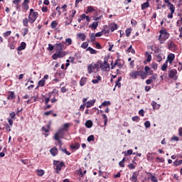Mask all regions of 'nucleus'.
Listing matches in <instances>:
<instances>
[{"mask_svg": "<svg viewBox=\"0 0 182 182\" xmlns=\"http://www.w3.org/2000/svg\"><path fill=\"white\" fill-rule=\"evenodd\" d=\"M95 35V37L100 38V36H102L103 35V31L96 33Z\"/></svg>", "mask_w": 182, "mask_h": 182, "instance_id": "nucleus-63", "label": "nucleus"}, {"mask_svg": "<svg viewBox=\"0 0 182 182\" xmlns=\"http://www.w3.org/2000/svg\"><path fill=\"white\" fill-rule=\"evenodd\" d=\"M139 76L141 77V79H146V77H147V76H149L147 75V73L144 71H139Z\"/></svg>", "mask_w": 182, "mask_h": 182, "instance_id": "nucleus-24", "label": "nucleus"}, {"mask_svg": "<svg viewBox=\"0 0 182 182\" xmlns=\"http://www.w3.org/2000/svg\"><path fill=\"white\" fill-rule=\"evenodd\" d=\"M122 154H124V156H132V154H133V150L132 149H129V150H127V152L123 151Z\"/></svg>", "mask_w": 182, "mask_h": 182, "instance_id": "nucleus-37", "label": "nucleus"}, {"mask_svg": "<svg viewBox=\"0 0 182 182\" xmlns=\"http://www.w3.org/2000/svg\"><path fill=\"white\" fill-rule=\"evenodd\" d=\"M176 55L173 53H170L168 57L166 62L169 61V63H173V60H174Z\"/></svg>", "mask_w": 182, "mask_h": 182, "instance_id": "nucleus-14", "label": "nucleus"}, {"mask_svg": "<svg viewBox=\"0 0 182 182\" xmlns=\"http://www.w3.org/2000/svg\"><path fill=\"white\" fill-rule=\"evenodd\" d=\"M46 82V80H45V79H41L40 81H38V86L36 87V89H38L39 86H41V87H43V86H45Z\"/></svg>", "mask_w": 182, "mask_h": 182, "instance_id": "nucleus-25", "label": "nucleus"}, {"mask_svg": "<svg viewBox=\"0 0 182 182\" xmlns=\"http://www.w3.org/2000/svg\"><path fill=\"white\" fill-rule=\"evenodd\" d=\"M151 68L154 69V70H157V68H159V64L156 63H152Z\"/></svg>", "mask_w": 182, "mask_h": 182, "instance_id": "nucleus-52", "label": "nucleus"}, {"mask_svg": "<svg viewBox=\"0 0 182 182\" xmlns=\"http://www.w3.org/2000/svg\"><path fill=\"white\" fill-rule=\"evenodd\" d=\"M28 23H29V20H28V18H24L23 20V26L28 27Z\"/></svg>", "mask_w": 182, "mask_h": 182, "instance_id": "nucleus-46", "label": "nucleus"}, {"mask_svg": "<svg viewBox=\"0 0 182 182\" xmlns=\"http://www.w3.org/2000/svg\"><path fill=\"white\" fill-rule=\"evenodd\" d=\"M147 174H149L150 176L151 181L152 182H158L159 181V180H157V178L154 176H153V174L151 173L148 172Z\"/></svg>", "mask_w": 182, "mask_h": 182, "instance_id": "nucleus-33", "label": "nucleus"}, {"mask_svg": "<svg viewBox=\"0 0 182 182\" xmlns=\"http://www.w3.org/2000/svg\"><path fill=\"white\" fill-rule=\"evenodd\" d=\"M87 50H89V52H90V53L91 55H96V53H97V50H96L92 48V47H88V48H87Z\"/></svg>", "mask_w": 182, "mask_h": 182, "instance_id": "nucleus-29", "label": "nucleus"}, {"mask_svg": "<svg viewBox=\"0 0 182 182\" xmlns=\"http://www.w3.org/2000/svg\"><path fill=\"white\" fill-rule=\"evenodd\" d=\"M98 68L101 69L103 72H106L107 69H110V65L103 64L102 60H98Z\"/></svg>", "mask_w": 182, "mask_h": 182, "instance_id": "nucleus-7", "label": "nucleus"}, {"mask_svg": "<svg viewBox=\"0 0 182 182\" xmlns=\"http://www.w3.org/2000/svg\"><path fill=\"white\" fill-rule=\"evenodd\" d=\"M93 126V122H92L91 120H87L85 122V127H87V129H90Z\"/></svg>", "mask_w": 182, "mask_h": 182, "instance_id": "nucleus-32", "label": "nucleus"}, {"mask_svg": "<svg viewBox=\"0 0 182 182\" xmlns=\"http://www.w3.org/2000/svg\"><path fill=\"white\" fill-rule=\"evenodd\" d=\"M154 157H153V153H150L149 152L146 154V159L148 160V161H151L152 160H154Z\"/></svg>", "mask_w": 182, "mask_h": 182, "instance_id": "nucleus-31", "label": "nucleus"}, {"mask_svg": "<svg viewBox=\"0 0 182 182\" xmlns=\"http://www.w3.org/2000/svg\"><path fill=\"white\" fill-rule=\"evenodd\" d=\"M151 106L153 107V109H160V105L157 104V102L153 101L151 103Z\"/></svg>", "mask_w": 182, "mask_h": 182, "instance_id": "nucleus-35", "label": "nucleus"}, {"mask_svg": "<svg viewBox=\"0 0 182 182\" xmlns=\"http://www.w3.org/2000/svg\"><path fill=\"white\" fill-rule=\"evenodd\" d=\"M129 76L130 77H132V79H137V77L140 76V71H137V70L132 71L129 73Z\"/></svg>", "mask_w": 182, "mask_h": 182, "instance_id": "nucleus-9", "label": "nucleus"}, {"mask_svg": "<svg viewBox=\"0 0 182 182\" xmlns=\"http://www.w3.org/2000/svg\"><path fill=\"white\" fill-rule=\"evenodd\" d=\"M102 80V77L98 76L97 79H94L92 80V82L94 83V85H96V83H99V80Z\"/></svg>", "mask_w": 182, "mask_h": 182, "instance_id": "nucleus-51", "label": "nucleus"}, {"mask_svg": "<svg viewBox=\"0 0 182 182\" xmlns=\"http://www.w3.org/2000/svg\"><path fill=\"white\" fill-rule=\"evenodd\" d=\"M54 48H55V46H53V45L48 44V50H50V52H52V50H53Z\"/></svg>", "mask_w": 182, "mask_h": 182, "instance_id": "nucleus-62", "label": "nucleus"}, {"mask_svg": "<svg viewBox=\"0 0 182 182\" xmlns=\"http://www.w3.org/2000/svg\"><path fill=\"white\" fill-rule=\"evenodd\" d=\"M77 36L78 38V39H80V41H86V35L83 33H80L78 34H77Z\"/></svg>", "mask_w": 182, "mask_h": 182, "instance_id": "nucleus-19", "label": "nucleus"}, {"mask_svg": "<svg viewBox=\"0 0 182 182\" xmlns=\"http://www.w3.org/2000/svg\"><path fill=\"white\" fill-rule=\"evenodd\" d=\"M87 141L89 143H90V141H95V136L93 135H90L87 139Z\"/></svg>", "mask_w": 182, "mask_h": 182, "instance_id": "nucleus-48", "label": "nucleus"}, {"mask_svg": "<svg viewBox=\"0 0 182 182\" xmlns=\"http://www.w3.org/2000/svg\"><path fill=\"white\" fill-rule=\"evenodd\" d=\"M96 110V108H92V110L86 109L85 110V114H93V112Z\"/></svg>", "mask_w": 182, "mask_h": 182, "instance_id": "nucleus-44", "label": "nucleus"}, {"mask_svg": "<svg viewBox=\"0 0 182 182\" xmlns=\"http://www.w3.org/2000/svg\"><path fill=\"white\" fill-rule=\"evenodd\" d=\"M137 177H139V173L134 172L132 176L130 178L131 181L137 182Z\"/></svg>", "mask_w": 182, "mask_h": 182, "instance_id": "nucleus-15", "label": "nucleus"}, {"mask_svg": "<svg viewBox=\"0 0 182 182\" xmlns=\"http://www.w3.org/2000/svg\"><path fill=\"white\" fill-rule=\"evenodd\" d=\"M86 82H87V77H82L80 80V86H85V85H86Z\"/></svg>", "mask_w": 182, "mask_h": 182, "instance_id": "nucleus-28", "label": "nucleus"}, {"mask_svg": "<svg viewBox=\"0 0 182 182\" xmlns=\"http://www.w3.org/2000/svg\"><path fill=\"white\" fill-rule=\"evenodd\" d=\"M23 11H28L29 9V0H24L22 3Z\"/></svg>", "mask_w": 182, "mask_h": 182, "instance_id": "nucleus-11", "label": "nucleus"}, {"mask_svg": "<svg viewBox=\"0 0 182 182\" xmlns=\"http://www.w3.org/2000/svg\"><path fill=\"white\" fill-rule=\"evenodd\" d=\"M156 60V62H159L160 63L161 60H163V54L161 53H158L155 55Z\"/></svg>", "mask_w": 182, "mask_h": 182, "instance_id": "nucleus-18", "label": "nucleus"}, {"mask_svg": "<svg viewBox=\"0 0 182 182\" xmlns=\"http://www.w3.org/2000/svg\"><path fill=\"white\" fill-rule=\"evenodd\" d=\"M66 43H68V46H70L72 45V38H68L65 39Z\"/></svg>", "mask_w": 182, "mask_h": 182, "instance_id": "nucleus-57", "label": "nucleus"}, {"mask_svg": "<svg viewBox=\"0 0 182 182\" xmlns=\"http://www.w3.org/2000/svg\"><path fill=\"white\" fill-rule=\"evenodd\" d=\"M102 117L104 119L105 126H106L107 124V122H108L107 116L105 114H103Z\"/></svg>", "mask_w": 182, "mask_h": 182, "instance_id": "nucleus-54", "label": "nucleus"}, {"mask_svg": "<svg viewBox=\"0 0 182 182\" xmlns=\"http://www.w3.org/2000/svg\"><path fill=\"white\" fill-rule=\"evenodd\" d=\"M59 146V150H60L61 151H63V153H65V154H67V156H70V152L68 151V149H66V148L65 149H62V146H60V144H58Z\"/></svg>", "mask_w": 182, "mask_h": 182, "instance_id": "nucleus-27", "label": "nucleus"}, {"mask_svg": "<svg viewBox=\"0 0 182 182\" xmlns=\"http://www.w3.org/2000/svg\"><path fill=\"white\" fill-rule=\"evenodd\" d=\"M56 26H58V22H56V21H53L52 23H51V28L53 29H55L56 28Z\"/></svg>", "mask_w": 182, "mask_h": 182, "instance_id": "nucleus-55", "label": "nucleus"}, {"mask_svg": "<svg viewBox=\"0 0 182 182\" xmlns=\"http://www.w3.org/2000/svg\"><path fill=\"white\" fill-rule=\"evenodd\" d=\"M168 77L169 79H173V80H177V70H171L168 72Z\"/></svg>", "mask_w": 182, "mask_h": 182, "instance_id": "nucleus-8", "label": "nucleus"}, {"mask_svg": "<svg viewBox=\"0 0 182 182\" xmlns=\"http://www.w3.org/2000/svg\"><path fill=\"white\" fill-rule=\"evenodd\" d=\"M15 97H16L15 93H14V92H11L10 93V95H8L7 99H8V100H14V99H15Z\"/></svg>", "mask_w": 182, "mask_h": 182, "instance_id": "nucleus-36", "label": "nucleus"}, {"mask_svg": "<svg viewBox=\"0 0 182 182\" xmlns=\"http://www.w3.org/2000/svg\"><path fill=\"white\" fill-rule=\"evenodd\" d=\"M97 26H99V22L97 21H94L92 25H90V28H92V29H94V31H95V29H97Z\"/></svg>", "mask_w": 182, "mask_h": 182, "instance_id": "nucleus-22", "label": "nucleus"}, {"mask_svg": "<svg viewBox=\"0 0 182 182\" xmlns=\"http://www.w3.org/2000/svg\"><path fill=\"white\" fill-rule=\"evenodd\" d=\"M11 33H12V31H8L3 33V36L4 38H8V36H11Z\"/></svg>", "mask_w": 182, "mask_h": 182, "instance_id": "nucleus-47", "label": "nucleus"}, {"mask_svg": "<svg viewBox=\"0 0 182 182\" xmlns=\"http://www.w3.org/2000/svg\"><path fill=\"white\" fill-rule=\"evenodd\" d=\"M79 147H80V144L77 142H75L73 144L70 145V149L72 150H77Z\"/></svg>", "mask_w": 182, "mask_h": 182, "instance_id": "nucleus-20", "label": "nucleus"}, {"mask_svg": "<svg viewBox=\"0 0 182 182\" xmlns=\"http://www.w3.org/2000/svg\"><path fill=\"white\" fill-rule=\"evenodd\" d=\"M95 11H96V9H95L92 6H89L87 7V11L85 14H90V12H95Z\"/></svg>", "mask_w": 182, "mask_h": 182, "instance_id": "nucleus-26", "label": "nucleus"}, {"mask_svg": "<svg viewBox=\"0 0 182 182\" xmlns=\"http://www.w3.org/2000/svg\"><path fill=\"white\" fill-rule=\"evenodd\" d=\"M65 56H66V52H65L63 50H60V51H57V53H54L52 55V58H53V60H56L58 58H65Z\"/></svg>", "mask_w": 182, "mask_h": 182, "instance_id": "nucleus-5", "label": "nucleus"}, {"mask_svg": "<svg viewBox=\"0 0 182 182\" xmlns=\"http://www.w3.org/2000/svg\"><path fill=\"white\" fill-rule=\"evenodd\" d=\"M26 49V43L21 42L20 46L17 48V50L21 52V50H25Z\"/></svg>", "mask_w": 182, "mask_h": 182, "instance_id": "nucleus-13", "label": "nucleus"}, {"mask_svg": "<svg viewBox=\"0 0 182 182\" xmlns=\"http://www.w3.org/2000/svg\"><path fill=\"white\" fill-rule=\"evenodd\" d=\"M145 73L149 76L151 75H153V70H151V68H150L149 66H145L144 68Z\"/></svg>", "mask_w": 182, "mask_h": 182, "instance_id": "nucleus-21", "label": "nucleus"}, {"mask_svg": "<svg viewBox=\"0 0 182 182\" xmlns=\"http://www.w3.org/2000/svg\"><path fill=\"white\" fill-rule=\"evenodd\" d=\"M63 130L60 128L58 129V131L55 133V136H54V139L55 140H56V141H58V144L60 145V147H61V146H63V143H62V140H60V136H63Z\"/></svg>", "mask_w": 182, "mask_h": 182, "instance_id": "nucleus-3", "label": "nucleus"}, {"mask_svg": "<svg viewBox=\"0 0 182 182\" xmlns=\"http://www.w3.org/2000/svg\"><path fill=\"white\" fill-rule=\"evenodd\" d=\"M156 79H157V74H154L152 75V76L149 77V80H151L152 82H155Z\"/></svg>", "mask_w": 182, "mask_h": 182, "instance_id": "nucleus-50", "label": "nucleus"}, {"mask_svg": "<svg viewBox=\"0 0 182 182\" xmlns=\"http://www.w3.org/2000/svg\"><path fill=\"white\" fill-rule=\"evenodd\" d=\"M169 10L171 13L168 14L167 18H168L169 19H173V14H174L176 11V7H171Z\"/></svg>", "mask_w": 182, "mask_h": 182, "instance_id": "nucleus-16", "label": "nucleus"}, {"mask_svg": "<svg viewBox=\"0 0 182 182\" xmlns=\"http://www.w3.org/2000/svg\"><path fill=\"white\" fill-rule=\"evenodd\" d=\"M128 168H129V170H134V168H136V166H134V164H129L128 165Z\"/></svg>", "mask_w": 182, "mask_h": 182, "instance_id": "nucleus-61", "label": "nucleus"}, {"mask_svg": "<svg viewBox=\"0 0 182 182\" xmlns=\"http://www.w3.org/2000/svg\"><path fill=\"white\" fill-rule=\"evenodd\" d=\"M93 105H95V102H89V101H87V102L85 103L86 107H87V109H89V107H92V106H93Z\"/></svg>", "mask_w": 182, "mask_h": 182, "instance_id": "nucleus-42", "label": "nucleus"}, {"mask_svg": "<svg viewBox=\"0 0 182 182\" xmlns=\"http://www.w3.org/2000/svg\"><path fill=\"white\" fill-rule=\"evenodd\" d=\"M36 171L38 177H42L45 174V171L43 169H37Z\"/></svg>", "mask_w": 182, "mask_h": 182, "instance_id": "nucleus-23", "label": "nucleus"}, {"mask_svg": "<svg viewBox=\"0 0 182 182\" xmlns=\"http://www.w3.org/2000/svg\"><path fill=\"white\" fill-rule=\"evenodd\" d=\"M90 41L92 43L95 42V41H96V36L93 33L90 34Z\"/></svg>", "mask_w": 182, "mask_h": 182, "instance_id": "nucleus-45", "label": "nucleus"}, {"mask_svg": "<svg viewBox=\"0 0 182 182\" xmlns=\"http://www.w3.org/2000/svg\"><path fill=\"white\" fill-rule=\"evenodd\" d=\"M159 33L160 35L158 39L160 43H164V42L170 38V33H168L166 29L160 30Z\"/></svg>", "mask_w": 182, "mask_h": 182, "instance_id": "nucleus-1", "label": "nucleus"}, {"mask_svg": "<svg viewBox=\"0 0 182 182\" xmlns=\"http://www.w3.org/2000/svg\"><path fill=\"white\" fill-rule=\"evenodd\" d=\"M173 165L176 166V167H177V166H181L182 165V160L181 159V160H179V161H175L174 162H173Z\"/></svg>", "mask_w": 182, "mask_h": 182, "instance_id": "nucleus-43", "label": "nucleus"}, {"mask_svg": "<svg viewBox=\"0 0 182 182\" xmlns=\"http://www.w3.org/2000/svg\"><path fill=\"white\" fill-rule=\"evenodd\" d=\"M132 120L133 122H139V120H140V117L139 116H134L132 117Z\"/></svg>", "mask_w": 182, "mask_h": 182, "instance_id": "nucleus-60", "label": "nucleus"}, {"mask_svg": "<svg viewBox=\"0 0 182 182\" xmlns=\"http://www.w3.org/2000/svg\"><path fill=\"white\" fill-rule=\"evenodd\" d=\"M111 103L110 101H105L102 103V106H110Z\"/></svg>", "mask_w": 182, "mask_h": 182, "instance_id": "nucleus-59", "label": "nucleus"}, {"mask_svg": "<svg viewBox=\"0 0 182 182\" xmlns=\"http://www.w3.org/2000/svg\"><path fill=\"white\" fill-rule=\"evenodd\" d=\"M55 50H56V52L63 50V44L62 43L55 44Z\"/></svg>", "mask_w": 182, "mask_h": 182, "instance_id": "nucleus-17", "label": "nucleus"}, {"mask_svg": "<svg viewBox=\"0 0 182 182\" xmlns=\"http://www.w3.org/2000/svg\"><path fill=\"white\" fill-rule=\"evenodd\" d=\"M58 152L59 151L58 150V148H56V146H54L50 149V153L51 156H53V157H55V156H58Z\"/></svg>", "mask_w": 182, "mask_h": 182, "instance_id": "nucleus-12", "label": "nucleus"}, {"mask_svg": "<svg viewBox=\"0 0 182 182\" xmlns=\"http://www.w3.org/2000/svg\"><path fill=\"white\" fill-rule=\"evenodd\" d=\"M168 49L169 50H176V44L172 40H169L168 41Z\"/></svg>", "mask_w": 182, "mask_h": 182, "instance_id": "nucleus-10", "label": "nucleus"}, {"mask_svg": "<svg viewBox=\"0 0 182 182\" xmlns=\"http://www.w3.org/2000/svg\"><path fill=\"white\" fill-rule=\"evenodd\" d=\"M41 130L42 132H45V133H49V130H50V125H47V128H45V127H42Z\"/></svg>", "mask_w": 182, "mask_h": 182, "instance_id": "nucleus-38", "label": "nucleus"}, {"mask_svg": "<svg viewBox=\"0 0 182 182\" xmlns=\"http://www.w3.org/2000/svg\"><path fill=\"white\" fill-rule=\"evenodd\" d=\"M70 124L69 123H65L64 124L63 128H61L64 132H68L69 127Z\"/></svg>", "mask_w": 182, "mask_h": 182, "instance_id": "nucleus-39", "label": "nucleus"}, {"mask_svg": "<svg viewBox=\"0 0 182 182\" xmlns=\"http://www.w3.org/2000/svg\"><path fill=\"white\" fill-rule=\"evenodd\" d=\"M95 69L99 70V61H97L95 64L92 63L87 65V70L90 75L93 73V70H95Z\"/></svg>", "mask_w": 182, "mask_h": 182, "instance_id": "nucleus-4", "label": "nucleus"}, {"mask_svg": "<svg viewBox=\"0 0 182 182\" xmlns=\"http://www.w3.org/2000/svg\"><path fill=\"white\" fill-rule=\"evenodd\" d=\"M145 55L147 56L146 62H151V54H149L148 51H146Z\"/></svg>", "mask_w": 182, "mask_h": 182, "instance_id": "nucleus-41", "label": "nucleus"}, {"mask_svg": "<svg viewBox=\"0 0 182 182\" xmlns=\"http://www.w3.org/2000/svg\"><path fill=\"white\" fill-rule=\"evenodd\" d=\"M144 126L146 129H149V127H150L151 126V124H150V122L149 121H146L144 122Z\"/></svg>", "mask_w": 182, "mask_h": 182, "instance_id": "nucleus-64", "label": "nucleus"}, {"mask_svg": "<svg viewBox=\"0 0 182 182\" xmlns=\"http://www.w3.org/2000/svg\"><path fill=\"white\" fill-rule=\"evenodd\" d=\"M23 31V36L25 37L26 36V34L28 33V32H29V29H28V28H24Z\"/></svg>", "mask_w": 182, "mask_h": 182, "instance_id": "nucleus-58", "label": "nucleus"}, {"mask_svg": "<svg viewBox=\"0 0 182 182\" xmlns=\"http://www.w3.org/2000/svg\"><path fill=\"white\" fill-rule=\"evenodd\" d=\"M117 28H118L117 24H116V23L112 24L110 26L111 32H114V31L117 30Z\"/></svg>", "mask_w": 182, "mask_h": 182, "instance_id": "nucleus-40", "label": "nucleus"}, {"mask_svg": "<svg viewBox=\"0 0 182 182\" xmlns=\"http://www.w3.org/2000/svg\"><path fill=\"white\" fill-rule=\"evenodd\" d=\"M87 46H89V43H87V42H84L81 45V48H82V49H87Z\"/></svg>", "mask_w": 182, "mask_h": 182, "instance_id": "nucleus-53", "label": "nucleus"}, {"mask_svg": "<svg viewBox=\"0 0 182 182\" xmlns=\"http://www.w3.org/2000/svg\"><path fill=\"white\" fill-rule=\"evenodd\" d=\"M149 6H150V4L149 3V1H146L141 4V8L142 11H144V9H146V8H149Z\"/></svg>", "mask_w": 182, "mask_h": 182, "instance_id": "nucleus-30", "label": "nucleus"}, {"mask_svg": "<svg viewBox=\"0 0 182 182\" xmlns=\"http://www.w3.org/2000/svg\"><path fill=\"white\" fill-rule=\"evenodd\" d=\"M165 4H167V6H168V9L170 8H175L174 4L170 2V0H164Z\"/></svg>", "mask_w": 182, "mask_h": 182, "instance_id": "nucleus-34", "label": "nucleus"}, {"mask_svg": "<svg viewBox=\"0 0 182 182\" xmlns=\"http://www.w3.org/2000/svg\"><path fill=\"white\" fill-rule=\"evenodd\" d=\"M125 33H126V36L129 38V36H130V33H132V28L127 29L125 31Z\"/></svg>", "mask_w": 182, "mask_h": 182, "instance_id": "nucleus-56", "label": "nucleus"}, {"mask_svg": "<svg viewBox=\"0 0 182 182\" xmlns=\"http://www.w3.org/2000/svg\"><path fill=\"white\" fill-rule=\"evenodd\" d=\"M38 16H39V13L36 11L35 13H32L31 14H29L28 15L29 23H34L35 21L38 19Z\"/></svg>", "mask_w": 182, "mask_h": 182, "instance_id": "nucleus-6", "label": "nucleus"}, {"mask_svg": "<svg viewBox=\"0 0 182 182\" xmlns=\"http://www.w3.org/2000/svg\"><path fill=\"white\" fill-rule=\"evenodd\" d=\"M167 68H168V65L166 63L161 66V70H163V72H166V70H167Z\"/></svg>", "mask_w": 182, "mask_h": 182, "instance_id": "nucleus-49", "label": "nucleus"}, {"mask_svg": "<svg viewBox=\"0 0 182 182\" xmlns=\"http://www.w3.org/2000/svg\"><path fill=\"white\" fill-rule=\"evenodd\" d=\"M53 166H54V170H55V172L57 174H59L62 170V167H65L66 166L65 165V163L63 161H59L54 160L53 161Z\"/></svg>", "mask_w": 182, "mask_h": 182, "instance_id": "nucleus-2", "label": "nucleus"}]
</instances>
